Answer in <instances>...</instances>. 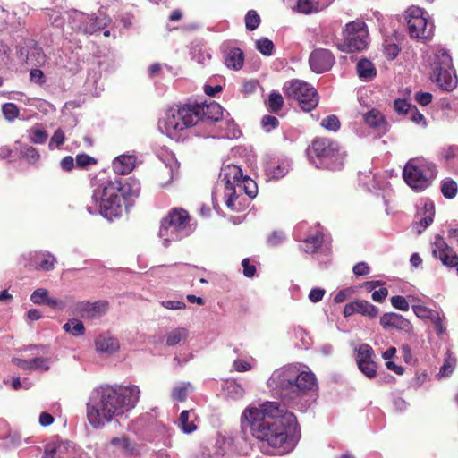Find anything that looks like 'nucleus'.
I'll return each instance as SVG.
<instances>
[{"mask_svg": "<svg viewBox=\"0 0 458 458\" xmlns=\"http://www.w3.org/2000/svg\"><path fill=\"white\" fill-rule=\"evenodd\" d=\"M290 169V162L286 159L270 162L266 165L265 172L269 179H280L284 177Z\"/></svg>", "mask_w": 458, "mask_h": 458, "instance_id": "nucleus-24", "label": "nucleus"}, {"mask_svg": "<svg viewBox=\"0 0 458 458\" xmlns=\"http://www.w3.org/2000/svg\"><path fill=\"white\" fill-rule=\"evenodd\" d=\"M161 305L169 310H182L186 308V304L183 301H174V300H168V301H163L161 302Z\"/></svg>", "mask_w": 458, "mask_h": 458, "instance_id": "nucleus-60", "label": "nucleus"}, {"mask_svg": "<svg viewBox=\"0 0 458 458\" xmlns=\"http://www.w3.org/2000/svg\"><path fill=\"white\" fill-rule=\"evenodd\" d=\"M63 329L65 332L70 333L74 336L82 335L85 332V327H84L83 323L75 318L68 320V322H66L64 325Z\"/></svg>", "mask_w": 458, "mask_h": 458, "instance_id": "nucleus-36", "label": "nucleus"}, {"mask_svg": "<svg viewBox=\"0 0 458 458\" xmlns=\"http://www.w3.org/2000/svg\"><path fill=\"white\" fill-rule=\"evenodd\" d=\"M190 216L183 208H174L162 219L159 237L168 247L172 242L180 241L191 233Z\"/></svg>", "mask_w": 458, "mask_h": 458, "instance_id": "nucleus-7", "label": "nucleus"}, {"mask_svg": "<svg viewBox=\"0 0 458 458\" xmlns=\"http://www.w3.org/2000/svg\"><path fill=\"white\" fill-rule=\"evenodd\" d=\"M284 92L287 98L296 100L303 111L309 112L318 104L317 90L306 81L299 80L287 81L284 86Z\"/></svg>", "mask_w": 458, "mask_h": 458, "instance_id": "nucleus-10", "label": "nucleus"}, {"mask_svg": "<svg viewBox=\"0 0 458 458\" xmlns=\"http://www.w3.org/2000/svg\"><path fill=\"white\" fill-rule=\"evenodd\" d=\"M308 156L317 168L339 170L344 166L345 152L327 138H318L308 149Z\"/></svg>", "mask_w": 458, "mask_h": 458, "instance_id": "nucleus-5", "label": "nucleus"}, {"mask_svg": "<svg viewBox=\"0 0 458 458\" xmlns=\"http://www.w3.org/2000/svg\"><path fill=\"white\" fill-rule=\"evenodd\" d=\"M374 354L373 349L369 344H361L357 349L356 361L357 365L364 361L372 360Z\"/></svg>", "mask_w": 458, "mask_h": 458, "instance_id": "nucleus-39", "label": "nucleus"}, {"mask_svg": "<svg viewBox=\"0 0 458 458\" xmlns=\"http://www.w3.org/2000/svg\"><path fill=\"white\" fill-rule=\"evenodd\" d=\"M2 113L8 121L14 120L19 115V109L13 103H6L2 107Z\"/></svg>", "mask_w": 458, "mask_h": 458, "instance_id": "nucleus-49", "label": "nucleus"}, {"mask_svg": "<svg viewBox=\"0 0 458 458\" xmlns=\"http://www.w3.org/2000/svg\"><path fill=\"white\" fill-rule=\"evenodd\" d=\"M38 265L36 267L37 269L50 271L54 269L56 259L50 253H39L37 254Z\"/></svg>", "mask_w": 458, "mask_h": 458, "instance_id": "nucleus-34", "label": "nucleus"}, {"mask_svg": "<svg viewBox=\"0 0 458 458\" xmlns=\"http://www.w3.org/2000/svg\"><path fill=\"white\" fill-rule=\"evenodd\" d=\"M95 346L97 352L106 355H112L120 349V343L116 337L104 334L97 337Z\"/></svg>", "mask_w": 458, "mask_h": 458, "instance_id": "nucleus-21", "label": "nucleus"}, {"mask_svg": "<svg viewBox=\"0 0 458 458\" xmlns=\"http://www.w3.org/2000/svg\"><path fill=\"white\" fill-rule=\"evenodd\" d=\"M408 298L410 301L413 302L412 310L419 318L430 320L435 326L438 335L445 332L444 315L440 314V312L436 310L425 306L420 300H417L413 296H409Z\"/></svg>", "mask_w": 458, "mask_h": 458, "instance_id": "nucleus-14", "label": "nucleus"}, {"mask_svg": "<svg viewBox=\"0 0 458 458\" xmlns=\"http://www.w3.org/2000/svg\"><path fill=\"white\" fill-rule=\"evenodd\" d=\"M106 19L101 17H93L89 15V19L86 24H79L77 26L78 30H81L84 33L92 34L106 25Z\"/></svg>", "mask_w": 458, "mask_h": 458, "instance_id": "nucleus-29", "label": "nucleus"}, {"mask_svg": "<svg viewBox=\"0 0 458 458\" xmlns=\"http://www.w3.org/2000/svg\"><path fill=\"white\" fill-rule=\"evenodd\" d=\"M359 369L369 378H373L377 373V365L371 360H367L358 364Z\"/></svg>", "mask_w": 458, "mask_h": 458, "instance_id": "nucleus-46", "label": "nucleus"}, {"mask_svg": "<svg viewBox=\"0 0 458 458\" xmlns=\"http://www.w3.org/2000/svg\"><path fill=\"white\" fill-rule=\"evenodd\" d=\"M241 175V168L235 165H226L221 168L219 174L221 182L225 183V195L227 197L226 206L232 209H235V199H237V189L235 182Z\"/></svg>", "mask_w": 458, "mask_h": 458, "instance_id": "nucleus-13", "label": "nucleus"}, {"mask_svg": "<svg viewBox=\"0 0 458 458\" xmlns=\"http://www.w3.org/2000/svg\"><path fill=\"white\" fill-rule=\"evenodd\" d=\"M137 386H105L95 389L87 403V418L95 428H102L132 410L140 398Z\"/></svg>", "mask_w": 458, "mask_h": 458, "instance_id": "nucleus-2", "label": "nucleus"}, {"mask_svg": "<svg viewBox=\"0 0 458 458\" xmlns=\"http://www.w3.org/2000/svg\"><path fill=\"white\" fill-rule=\"evenodd\" d=\"M191 109L197 114L196 123L200 119L216 122L223 117V108L215 101L206 105H191Z\"/></svg>", "mask_w": 458, "mask_h": 458, "instance_id": "nucleus-17", "label": "nucleus"}, {"mask_svg": "<svg viewBox=\"0 0 458 458\" xmlns=\"http://www.w3.org/2000/svg\"><path fill=\"white\" fill-rule=\"evenodd\" d=\"M189 332L184 327H177L165 335V344L168 346H175L188 338Z\"/></svg>", "mask_w": 458, "mask_h": 458, "instance_id": "nucleus-30", "label": "nucleus"}, {"mask_svg": "<svg viewBox=\"0 0 458 458\" xmlns=\"http://www.w3.org/2000/svg\"><path fill=\"white\" fill-rule=\"evenodd\" d=\"M415 99L422 106H427L432 101V95L428 92H417Z\"/></svg>", "mask_w": 458, "mask_h": 458, "instance_id": "nucleus-64", "label": "nucleus"}, {"mask_svg": "<svg viewBox=\"0 0 458 458\" xmlns=\"http://www.w3.org/2000/svg\"><path fill=\"white\" fill-rule=\"evenodd\" d=\"M244 55L240 48L233 47L229 49L225 55V65L233 70H239L242 67Z\"/></svg>", "mask_w": 458, "mask_h": 458, "instance_id": "nucleus-26", "label": "nucleus"}, {"mask_svg": "<svg viewBox=\"0 0 458 458\" xmlns=\"http://www.w3.org/2000/svg\"><path fill=\"white\" fill-rule=\"evenodd\" d=\"M28 63L36 66H40L46 62V55L39 48H34L28 55Z\"/></svg>", "mask_w": 458, "mask_h": 458, "instance_id": "nucleus-42", "label": "nucleus"}, {"mask_svg": "<svg viewBox=\"0 0 458 458\" xmlns=\"http://www.w3.org/2000/svg\"><path fill=\"white\" fill-rule=\"evenodd\" d=\"M91 186L94 187L92 193V205L87 207L90 214H100L111 220L122 213L123 194L122 193V182L119 180L98 181L93 179Z\"/></svg>", "mask_w": 458, "mask_h": 458, "instance_id": "nucleus-4", "label": "nucleus"}, {"mask_svg": "<svg viewBox=\"0 0 458 458\" xmlns=\"http://www.w3.org/2000/svg\"><path fill=\"white\" fill-rule=\"evenodd\" d=\"M354 314L374 318L378 315V309L365 300H359L347 303L344 308V317H351Z\"/></svg>", "mask_w": 458, "mask_h": 458, "instance_id": "nucleus-18", "label": "nucleus"}, {"mask_svg": "<svg viewBox=\"0 0 458 458\" xmlns=\"http://www.w3.org/2000/svg\"><path fill=\"white\" fill-rule=\"evenodd\" d=\"M30 79L37 84H43L45 82L44 73L39 69H32L30 72Z\"/></svg>", "mask_w": 458, "mask_h": 458, "instance_id": "nucleus-62", "label": "nucleus"}, {"mask_svg": "<svg viewBox=\"0 0 458 458\" xmlns=\"http://www.w3.org/2000/svg\"><path fill=\"white\" fill-rule=\"evenodd\" d=\"M409 114H410V119L412 122H414L416 124H419V125L426 124L424 115L418 111L416 106H412V108L409 112Z\"/></svg>", "mask_w": 458, "mask_h": 458, "instance_id": "nucleus-59", "label": "nucleus"}, {"mask_svg": "<svg viewBox=\"0 0 458 458\" xmlns=\"http://www.w3.org/2000/svg\"><path fill=\"white\" fill-rule=\"evenodd\" d=\"M190 411H183L181 412L178 425L181 428L182 431L185 434H191L197 429V426L193 421H190Z\"/></svg>", "mask_w": 458, "mask_h": 458, "instance_id": "nucleus-35", "label": "nucleus"}, {"mask_svg": "<svg viewBox=\"0 0 458 458\" xmlns=\"http://www.w3.org/2000/svg\"><path fill=\"white\" fill-rule=\"evenodd\" d=\"M233 449V440L231 438H218L210 458H231Z\"/></svg>", "mask_w": 458, "mask_h": 458, "instance_id": "nucleus-25", "label": "nucleus"}, {"mask_svg": "<svg viewBox=\"0 0 458 458\" xmlns=\"http://www.w3.org/2000/svg\"><path fill=\"white\" fill-rule=\"evenodd\" d=\"M352 271L356 276H366L369 273V267L365 262H359L353 267Z\"/></svg>", "mask_w": 458, "mask_h": 458, "instance_id": "nucleus-63", "label": "nucleus"}, {"mask_svg": "<svg viewBox=\"0 0 458 458\" xmlns=\"http://www.w3.org/2000/svg\"><path fill=\"white\" fill-rule=\"evenodd\" d=\"M403 175L406 183L417 191L429 186L437 176L436 165L422 157L410 159L405 165Z\"/></svg>", "mask_w": 458, "mask_h": 458, "instance_id": "nucleus-9", "label": "nucleus"}, {"mask_svg": "<svg viewBox=\"0 0 458 458\" xmlns=\"http://www.w3.org/2000/svg\"><path fill=\"white\" fill-rule=\"evenodd\" d=\"M190 388V383H183L182 385L178 386L173 389L172 397L176 401L183 402L187 398Z\"/></svg>", "mask_w": 458, "mask_h": 458, "instance_id": "nucleus-43", "label": "nucleus"}, {"mask_svg": "<svg viewBox=\"0 0 458 458\" xmlns=\"http://www.w3.org/2000/svg\"><path fill=\"white\" fill-rule=\"evenodd\" d=\"M321 126L327 130L336 131L340 128V121L337 116L332 114L322 120Z\"/></svg>", "mask_w": 458, "mask_h": 458, "instance_id": "nucleus-51", "label": "nucleus"}, {"mask_svg": "<svg viewBox=\"0 0 458 458\" xmlns=\"http://www.w3.org/2000/svg\"><path fill=\"white\" fill-rule=\"evenodd\" d=\"M443 195L447 199H453L457 193V184L453 180L444 181L441 187Z\"/></svg>", "mask_w": 458, "mask_h": 458, "instance_id": "nucleus-45", "label": "nucleus"}, {"mask_svg": "<svg viewBox=\"0 0 458 458\" xmlns=\"http://www.w3.org/2000/svg\"><path fill=\"white\" fill-rule=\"evenodd\" d=\"M235 188L238 191H244L250 198H254L258 192L255 182L248 176H243L242 171L237 182H235Z\"/></svg>", "mask_w": 458, "mask_h": 458, "instance_id": "nucleus-28", "label": "nucleus"}, {"mask_svg": "<svg viewBox=\"0 0 458 458\" xmlns=\"http://www.w3.org/2000/svg\"><path fill=\"white\" fill-rule=\"evenodd\" d=\"M262 126L267 131H271L278 126V120L276 117L272 115H265L261 121Z\"/></svg>", "mask_w": 458, "mask_h": 458, "instance_id": "nucleus-56", "label": "nucleus"}, {"mask_svg": "<svg viewBox=\"0 0 458 458\" xmlns=\"http://www.w3.org/2000/svg\"><path fill=\"white\" fill-rule=\"evenodd\" d=\"M325 295V290L321 288H313L309 293V299L312 302L320 301Z\"/></svg>", "mask_w": 458, "mask_h": 458, "instance_id": "nucleus-61", "label": "nucleus"}, {"mask_svg": "<svg viewBox=\"0 0 458 458\" xmlns=\"http://www.w3.org/2000/svg\"><path fill=\"white\" fill-rule=\"evenodd\" d=\"M69 445L67 443H58L55 445H48L46 447L43 458H53L55 455L59 458H64V454L68 452Z\"/></svg>", "mask_w": 458, "mask_h": 458, "instance_id": "nucleus-33", "label": "nucleus"}, {"mask_svg": "<svg viewBox=\"0 0 458 458\" xmlns=\"http://www.w3.org/2000/svg\"><path fill=\"white\" fill-rule=\"evenodd\" d=\"M78 309L84 317L98 318L106 312L108 302L106 301H99L93 303L83 301L79 303Z\"/></svg>", "mask_w": 458, "mask_h": 458, "instance_id": "nucleus-23", "label": "nucleus"}, {"mask_svg": "<svg viewBox=\"0 0 458 458\" xmlns=\"http://www.w3.org/2000/svg\"><path fill=\"white\" fill-rule=\"evenodd\" d=\"M47 295L48 292L47 289L38 288L31 293L30 301L35 304L42 305L45 303Z\"/></svg>", "mask_w": 458, "mask_h": 458, "instance_id": "nucleus-52", "label": "nucleus"}, {"mask_svg": "<svg viewBox=\"0 0 458 458\" xmlns=\"http://www.w3.org/2000/svg\"><path fill=\"white\" fill-rule=\"evenodd\" d=\"M409 34L414 38H428L433 33V24L428 21L425 12L411 7L405 12Z\"/></svg>", "mask_w": 458, "mask_h": 458, "instance_id": "nucleus-12", "label": "nucleus"}, {"mask_svg": "<svg viewBox=\"0 0 458 458\" xmlns=\"http://www.w3.org/2000/svg\"><path fill=\"white\" fill-rule=\"evenodd\" d=\"M88 19V14L79 11H74L71 15V23L75 30H78L77 26L79 24H86Z\"/></svg>", "mask_w": 458, "mask_h": 458, "instance_id": "nucleus-53", "label": "nucleus"}, {"mask_svg": "<svg viewBox=\"0 0 458 458\" xmlns=\"http://www.w3.org/2000/svg\"><path fill=\"white\" fill-rule=\"evenodd\" d=\"M309 64L314 72H326L329 71L335 64V56L328 49L317 48L311 52Z\"/></svg>", "mask_w": 458, "mask_h": 458, "instance_id": "nucleus-15", "label": "nucleus"}, {"mask_svg": "<svg viewBox=\"0 0 458 458\" xmlns=\"http://www.w3.org/2000/svg\"><path fill=\"white\" fill-rule=\"evenodd\" d=\"M174 176V171L172 167L165 165L158 173L159 184L161 187H166L170 184Z\"/></svg>", "mask_w": 458, "mask_h": 458, "instance_id": "nucleus-41", "label": "nucleus"}, {"mask_svg": "<svg viewBox=\"0 0 458 458\" xmlns=\"http://www.w3.org/2000/svg\"><path fill=\"white\" fill-rule=\"evenodd\" d=\"M362 118L365 124L375 131L379 136L388 131V123L379 110L372 108L363 114Z\"/></svg>", "mask_w": 458, "mask_h": 458, "instance_id": "nucleus-19", "label": "nucleus"}, {"mask_svg": "<svg viewBox=\"0 0 458 458\" xmlns=\"http://www.w3.org/2000/svg\"><path fill=\"white\" fill-rule=\"evenodd\" d=\"M394 109L399 114H409L412 106L405 99H397L394 101Z\"/></svg>", "mask_w": 458, "mask_h": 458, "instance_id": "nucleus-58", "label": "nucleus"}, {"mask_svg": "<svg viewBox=\"0 0 458 458\" xmlns=\"http://www.w3.org/2000/svg\"><path fill=\"white\" fill-rule=\"evenodd\" d=\"M390 301L394 308L402 311H408L410 309L409 301L403 296H393L391 297Z\"/></svg>", "mask_w": 458, "mask_h": 458, "instance_id": "nucleus-50", "label": "nucleus"}, {"mask_svg": "<svg viewBox=\"0 0 458 458\" xmlns=\"http://www.w3.org/2000/svg\"><path fill=\"white\" fill-rule=\"evenodd\" d=\"M456 366V360L450 353H446L443 365L440 368L438 375L440 377H448L451 375Z\"/></svg>", "mask_w": 458, "mask_h": 458, "instance_id": "nucleus-38", "label": "nucleus"}, {"mask_svg": "<svg viewBox=\"0 0 458 458\" xmlns=\"http://www.w3.org/2000/svg\"><path fill=\"white\" fill-rule=\"evenodd\" d=\"M431 80L445 91H452L458 84V78L453 66L452 58L447 51L437 49L431 59Z\"/></svg>", "mask_w": 458, "mask_h": 458, "instance_id": "nucleus-8", "label": "nucleus"}, {"mask_svg": "<svg viewBox=\"0 0 458 458\" xmlns=\"http://www.w3.org/2000/svg\"><path fill=\"white\" fill-rule=\"evenodd\" d=\"M260 18L256 11L250 10L245 15V26L249 30H254L259 27Z\"/></svg>", "mask_w": 458, "mask_h": 458, "instance_id": "nucleus-44", "label": "nucleus"}, {"mask_svg": "<svg viewBox=\"0 0 458 458\" xmlns=\"http://www.w3.org/2000/svg\"><path fill=\"white\" fill-rule=\"evenodd\" d=\"M256 47L261 54L265 55H271L274 49V44L268 38H263L256 41Z\"/></svg>", "mask_w": 458, "mask_h": 458, "instance_id": "nucleus-47", "label": "nucleus"}, {"mask_svg": "<svg viewBox=\"0 0 458 458\" xmlns=\"http://www.w3.org/2000/svg\"><path fill=\"white\" fill-rule=\"evenodd\" d=\"M241 424L255 438L274 448H280L286 443L289 432L296 427L297 420L284 405L266 402L259 406L247 407L242 414Z\"/></svg>", "mask_w": 458, "mask_h": 458, "instance_id": "nucleus-1", "label": "nucleus"}, {"mask_svg": "<svg viewBox=\"0 0 458 458\" xmlns=\"http://www.w3.org/2000/svg\"><path fill=\"white\" fill-rule=\"evenodd\" d=\"M369 33L364 21H353L346 24L343 42L338 48L343 52L362 51L368 47Z\"/></svg>", "mask_w": 458, "mask_h": 458, "instance_id": "nucleus-11", "label": "nucleus"}, {"mask_svg": "<svg viewBox=\"0 0 458 458\" xmlns=\"http://www.w3.org/2000/svg\"><path fill=\"white\" fill-rule=\"evenodd\" d=\"M323 242V234L317 232L315 235L307 236L303 240L301 250L306 253H314Z\"/></svg>", "mask_w": 458, "mask_h": 458, "instance_id": "nucleus-31", "label": "nucleus"}, {"mask_svg": "<svg viewBox=\"0 0 458 458\" xmlns=\"http://www.w3.org/2000/svg\"><path fill=\"white\" fill-rule=\"evenodd\" d=\"M136 156L123 154L114 159L112 166L117 174L126 175L133 171L136 166Z\"/></svg>", "mask_w": 458, "mask_h": 458, "instance_id": "nucleus-22", "label": "nucleus"}, {"mask_svg": "<svg viewBox=\"0 0 458 458\" xmlns=\"http://www.w3.org/2000/svg\"><path fill=\"white\" fill-rule=\"evenodd\" d=\"M64 140L65 136L64 131L62 129H57L50 140L49 148H52L54 144L59 148L64 144Z\"/></svg>", "mask_w": 458, "mask_h": 458, "instance_id": "nucleus-55", "label": "nucleus"}, {"mask_svg": "<svg viewBox=\"0 0 458 458\" xmlns=\"http://www.w3.org/2000/svg\"><path fill=\"white\" fill-rule=\"evenodd\" d=\"M49 359L35 358L32 359V369L47 371L49 369Z\"/></svg>", "mask_w": 458, "mask_h": 458, "instance_id": "nucleus-54", "label": "nucleus"}, {"mask_svg": "<svg viewBox=\"0 0 458 458\" xmlns=\"http://www.w3.org/2000/svg\"><path fill=\"white\" fill-rule=\"evenodd\" d=\"M432 253L436 259H439L447 267H456L458 265L457 254L447 245L441 236H436Z\"/></svg>", "mask_w": 458, "mask_h": 458, "instance_id": "nucleus-16", "label": "nucleus"}, {"mask_svg": "<svg viewBox=\"0 0 458 458\" xmlns=\"http://www.w3.org/2000/svg\"><path fill=\"white\" fill-rule=\"evenodd\" d=\"M196 113L191 105L171 107L158 122L159 130L169 138L179 140L181 132L196 124Z\"/></svg>", "mask_w": 458, "mask_h": 458, "instance_id": "nucleus-6", "label": "nucleus"}, {"mask_svg": "<svg viewBox=\"0 0 458 458\" xmlns=\"http://www.w3.org/2000/svg\"><path fill=\"white\" fill-rule=\"evenodd\" d=\"M267 384L274 394L290 402H296L317 387L315 375L293 364L276 369Z\"/></svg>", "mask_w": 458, "mask_h": 458, "instance_id": "nucleus-3", "label": "nucleus"}, {"mask_svg": "<svg viewBox=\"0 0 458 458\" xmlns=\"http://www.w3.org/2000/svg\"><path fill=\"white\" fill-rule=\"evenodd\" d=\"M96 160L87 154H80L76 156V165L78 167L84 168L90 164H95Z\"/></svg>", "mask_w": 458, "mask_h": 458, "instance_id": "nucleus-57", "label": "nucleus"}, {"mask_svg": "<svg viewBox=\"0 0 458 458\" xmlns=\"http://www.w3.org/2000/svg\"><path fill=\"white\" fill-rule=\"evenodd\" d=\"M357 72L359 77L365 81L371 80L376 75L373 64L367 59L360 60L357 64Z\"/></svg>", "mask_w": 458, "mask_h": 458, "instance_id": "nucleus-32", "label": "nucleus"}, {"mask_svg": "<svg viewBox=\"0 0 458 458\" xmlns=\"http://www.w3.org/2000/svg\"><path fill=\"white\" fill-rule=\"evenodd\" d=\"M380 325L385 329L394 328L405 333L412 331L411 323L402 315L394 312L383 314L380 318Z\"/></svg>", "mask_w": 458, "mask_h": 458, "instance_id": "nucleus-20", "label": "nucleus"}, {"mask_svg": "<svg viewBox=\"0 0 458 458\" xmlns=\"http://www.w3.org/2000/svg\"><path fill=\"white\" fill-rule=\"evenodd\" d=\"M434 216V204L432 202H425L422 211L418 214L420 217L418 225L421 227V229H418V233H421L423 230L432 224Z\"/></svg>", "mask_w": 458, "mask_h": 458, "instance_id": "nucleus-27", "label": "nucleus"}, {"mask_svg": "<svg viewBox=\"0 0 458 458\" xmlns=\"http://www.w3.org/2000/svg\"><path fill=\"white\" fill-rule=\"evenodd\" d=\"M297 10L304 14L318 12L319 10L318 0H298Z\"/></svg>", "mask_w": 458, "mask_h": 458, "instance_id": "nucleus-37", "label": "nucleus"}, {"mask_svg": "<svg viewBox=\"0 0 458 458\" xmlns=\"http://www.w3.org/2000/svg\"><path fill=\"white\" fill-rule=\"evenodd\" d=\"M284 104L283 97L280 93L273 91L268 97V108L273 113H277L281 110Z\"/></svg>", "mask_w": 458, "mask_h": 458, "instance_id": "nucleus-40", "label": "nucleus"}, {"mask_svg": "<svg viewBox=\"0 0 458 458\" xmlns=\"http://www.w3.org/2000/svg\"><path fill=\"white\" fill-rule=\"evenodd\" d=\"M47 139L46 131L39 128H32L30 131V140L35 144H44Z\"/></svg>", "mask_w": 458, "mask_h": 458, "instance_id": "nucleus-48", "label": "nucleus"}]
</instances>
